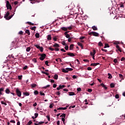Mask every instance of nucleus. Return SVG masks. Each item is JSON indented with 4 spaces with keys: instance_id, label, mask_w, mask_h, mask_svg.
Instances as JSON below:
<instances>
[{
    "instance_id": "1",
    "label": "nucleus",
    "mask_w": 125,
    "mask_h": 125,
    "mask_svg": "<svg viewBox=\"0 0 125 125\" xmlns=\"http://www.w3.org/2000/svg\"><path fill=\"white\" fill-rule=\"evenodd\" d=\"M14 15H11L9 16V12H7L6 14L4 16V18H5L6 20H10ZM9 16V17H8Z\"/></svg>"
},
{
    "instance_id": "2",
    "label": "nucleus",
    "mask_w": 125,
    "mask_h": 125,
    "mask_svg": "<svg viewBox=\"0 0 125 125\" xmlns=\"http://www.w3.org/2000/svg\"><path fill=\"white\" fill-rule=\"evenodd\" d=\"M6 7H7V9H10V10H11V9H12V7L9 3V1H6Z\"/></svg>"
},
{
    "instance_id": "3",
    "label": "nucleus",
    "mask_w": 125,
    "mask_h": 125,
    "mask_svg": "<svg viewBox=\"0 0 125 125\" xmlns=\"http://www.w3.org/2000/svg\"><path fill=\"white\" fill-rule=\"evenodd\" d=\"M69 71H73V68H66L65 69L63 68L62 71L63 73H68Z\"/></svg>"
},
{
    "instance_id": "4",
    "label": "nucleus",
    "mask_w": 125,
    "mask_h": 125,
    "mask_svg": "<svg viewBox=\"0 0 125 125\" xmlns=\"http://www.w3.org/2000/svg\"><path fill=\"white\" fill-rule=\"evenodd\" d=\"M53 46V47H56L55 48V51H59V48H58V47H60V46H59V44L55 43Z\"/></svg>"
},
{
    "instance_id": "5",
    "label": "nucleus",
    "mask_w": 125,
    "mask_h": 125,
    "mask_svg": "<svg viewBox=\"0 0 125 125\" xmlns=\"http://www.w3.org/2000/svg\"><path fill=\"white\" fill-rule=\"evenodd\" d=\"M89 35L90 36H91V35L94 36L95 37H99V34H98V33L96 32H91L89 33Z\"/></svg>"
},
{
    "instance_id": "6",
    "label": "nucleus",
    "mask_w": 125,
    "mask_h": 125,
    "mask_svg": "<svg viewBox=\"0 0 125 125\" xmlns=\"http://www.w3.org/2000/svg\"><path fill=\"white\" fill-rule=\"evenodd\" d=\"M66 117V114L62 113V115H60V117H62V121L63 124H65V117Z\"/></svg>"
},
{
    "instance_id": "7",
    "label": "nucleus",
    "mask_w": 125,
    "mask_h": 125,
    "mask_svg": "<svg viewBox=\"0 0 125 125\" xmlns=\"http://www.w3.org/2000/svg\"><path fill=\"white\" fill-rule=\"evenodd\" d=\"M45 57H46V55H45V54H42L41 55V57L40 58V59L42 61H43V60H44Z\"/></svg>"
},
{
    "instance_id": "8",
    "label": "nucleus",
    "mask_w": 125,
    "mask_h": 125,
    "mask_svg": "<svg viewBox=\"0 0 125 125\" xmlns=\"http://www.w3.org/2000/svg\"><path fill=\"white\" fill-rule=\"evenodd\" d=\"M16 95L19 97H21V91L19 90V89L17 88L16 90Z\"/></svg>"
},
{
    "instance_id": "9",
    "label": "nucleus",
    "mask_w": 125,
    "mask_h": 125,
    "mask_svg": "<svg viewBox=\"0 0 125 125\" xmlns=\"http://www.w3.org/2000/svg\"><path fill=\"white\" fill-rule=\"evenodd\" d=\"M67 55L68 56H70V57H75V54L71 52H68L67 53Z\"/></svg>"
},
{
    "instance_id": "10",
    "label": "nucleus",
    "mask_w": 125,
    "mask_h": 125,
    "mask_svg": "<svg viewBox=\"0 0 125 125\" xmlns=\"http://www.w3.org/2000/svg\"><path fill=\"white\" fill-rule=\"evenodd\" d=\"M67 109V106L66 107H59L57 109L58 110H65Z\"/></svg>"
},
{
    "instance_id": "11",
    "label": "nucleus",
    "mask_w": 125,
    "mask_h": 125,
    "mask_svg": "<svg viewBox=\"0 0 125 125\" xmlns=\"http://www.w3.org/2000/svg\"><path fill=\"white\" fill-rule=\"evenodd\" d=\"M95 53H96L95 50H93L92 52H90V55L92 56H93L95 55Z\"/></svg>"
},
{
    "instance_id": "12",
    "label": "nucleus",
    "mask_w": 125,
    "mask_h": 125,
    "mask_svg": "<svg viewBox=\"0 0 125 125\" xmlns=\"http://www.w3.org/2000/svg\"><path fill=\"white\" fill-rule=\"evenodd\" d=\"M101 86L103 87H104V89L105 90L107 89V87L106 86H105V85L104 83H101Z\"/></svg>"
},
{
    "instance_id": "13",
    "label": "nucleus",
    "mask_w": 125,
    "mask_h": 125,
    "mask_svg": "<svg viewBox=\"0 0 125 125\" xmlns=\"http://www.w3.org/2000/svg\"><path fill=\"white\" fill-rule=\"evenodd\" d=\"M25 24H29V25H31V26H35V23H33L30 21L25 22Z\"/></svg>"
},
{
    "instance_id": "14",
    "label": "nucleus",
    "mask_w": 125,
    "mask_h": 125,
    "mask_svg": "<svg viewBox=\"0 0 125 125\" xmlns=\"http://www.w3.org/2000/svg\"><path fill=\"white\" fill-rule=\"evenodd\" d=\"M76 94H74V92H68V96H74Z\"/></svg>"
},
{
    "instance_id": "15",
    "label": "nucleus",
    "mask_w": 125,
    "mask_h": 125,
    "mask_svg": "<svg viewBox=\"0 0 125 125\" xmlns=\"http://www.w3.org/2000/svg\"><path fill=\"white\" fill-rule=\"evenodd\" d=\"M116 48H117L118 50L120 51V52H122V49H121L119 45H116Z\"/></svg>"
},
{
    "instance_id": "16",
    "label": "nucleus",
    "mask_w": 125,
    "mask_h": 125,
    "mask_svg": "<svg viewBox=\"0 0 125 125\" xmlns=\"http://www.w3.org/2000/svg\"><path fill=\"white\" fill-rule=\"evenodd\" d=\"M11 92H10V90H9V89H5V93H6L7 94H9Z\"/></svg>"
},
{
    "instance_id": "17",
    "label": "nucleus",
    "mask_w": 125,
    "mask_h": 125,
    "mask_svg": "<svg viewBox=\"0 0 125 125\" xmlns=\"http://www.w3.org/2000/svg\"><path fill=\"white\" fill-rule=\"evenodd\" d=\"M97 65H99V63H92L90 64V66H97Z\"/></svg>"
},
{
    "instance_id": "18",
    "label": "nucleus",
    "mask_w": 125,
    "mask_h": 125,
    "mask_svg": "<svg viewBox=\"0 0 125 125\" xmlns=\"http://www.w3.org/2000/svg\"><path fill=\"white\" fill-rule=\"evenodd\" d=\"M64 35H65V37H66V38L67 39H69V38H70V35L67 34V32L64 33Z\"/></svg>"
},
{
    "instance_id": "19",
    "label": "nucleus",
    "mask_w": 125,
    "mask_h": 125,
    "mask_svg": "<svg viewBox=\"0 0 125 125\" xmlns=\"http://www.w3.org/2000/svg\"><path fill=\"white\" fill-rule=\"evenodd\" d=\"M78 45L79 46H81L82 47V49H83V44H82V43H80V42H78Z\"/></svg>"
},
{
    "instance_id": "20",
    "label": "nucleus",
    "mask_w": 125,
    "mask_h": 125,
    "mask_svg": "<svg viewBox=\"0 0 125 125\" xmlns=\"http://www.w3.org/2000/svg\"><path fill=\"white\" fill-rule=\"evenodd\" d=\"M73 48H74V44H70V45L69 46V49L70 50H72L73 49Z\"/></svg>"
},
{
    "instance_id": "21",
    "label": "nucleus",
    "mask_w": 125,
    "mask_h": 125,
    "mask_svg": "<svg viewBox=\"0 0 125 125\" xmlns=\"http://www.w3.org/2000/svg\"><path fill=\"white\" fill-rule=\"evenodd\" d=\"M35 37L37 39H39V38H40V33H36Z\"/></svg>"
},
{
    "instance_id": "22",
    "label": "nucleus",
    "mask_w": 125,
    "mask_h": 125,
    "mask_svg": "<svg viewBox=\"0 0 125 125\" xmlns=\"http://www.w3.org/2000/svg\"><path fill=\"white\" fill-rule=\"evenodd\" d=\"M62 30V31H68V28L67 27H62L61 28Z\"/></svg>"
},
{
    "instance_id": "23",
    "label": "nucleus",
    "mask_w": 125,
    "mask_h": 125,
    "mask_svg": "<svg viewBox=\"0 0 125 125\" xmlns=\"http://www.w3.org/2000/svg\"><path fill=\"white\" fill-rule=\"evenodd\" d=\"M47 40H48V41H51V35H48L47 36Z\"/></svg>"
},
{
    "instance_id": "24",
    "label": "nucleus",
    "mask_w": 125,
    "mask_h": 125,
    "mask_svg": "<svg viewBox=\"0 0 125 125\" xmlns=\"http://www.w3.org/2000/svg\"><path fill=\"white\" fill-rule=\"evenodd\" d=\"M48 49H49V50H51V51H54V50H55L54 48L51 47H48Z\"/></svg>"
},
{
    "instance_id": "25",
    "label": "nucleus",
    "mask_w": 125,
    "mask_h": 125,
    "mask_svg": "<svg viewBox=\"0 0 125 125\" xmlns=\"http://www.w3.org/2000/svg\"><path fill=\"white\" fill-rule=\"evenodd\" d=\"M92 29H93L94 31H97V27L95 26H92Z\"/></svg>"
},
{
    "instance_id": "26",
    "label": "nucleus",
    "mask_w": 125,
    "mask_h": 125,
    "mask_svg": "<svg viewBox=\"0 0 125 125\" xmlns=\"http://www.w3.org/2000/svg\"><path fill=\"white\" fill-rule=\"evenodd\" d=\"M23 95H24L25 96H29V93L23 92Z\"/></svg>"
},
{
    "instance_id": "27",
    "label": "nucleus",
    "mask_w": 125,
    "mask_h": 125,
    "mask_svg": "<svg viewBox=\"0 0 125 125\" xmlns=\"http://www.w3.org/2000/svg\"><path fill=\"white\" fill-rule=\"evenodd\" d=\"M25 33H26V34H27V35H28V36H30V31L29 30L27 29L25 31Z\"/></svg>"
},
{
    "instance_id": "28",
    "label": "nucleus",
    "mask_w": 125,
    "mask_h": 125,
    "mask_svg": "<svg viewBox=\"0 0 125 125\" xmlns=\"http://www.w3.org/2000/svg\"><path fill=\"white\" fill-rule=\"evenodd\" d=\"M36 86H37V85H36V84H34V83L30 85V86H32V88L36 87Z\"/></svg>"
},
{
    "instance_id": "29",
    "label": "nucleus",
    "mask_w": 125,
    "mask_h": 125,
    "mask_svg": "<svg viewBox=\"0 0 125 125\" xmlns=\"http://www.w3.org/2000/svg\"><path fill=\"white\" fill-rule=\"evenodd\" d=\"M110 87H115V84H113V83H111V84H110Z\"/></svg>"
},
{
    "instance_id": "30",
    "label": "nucleus",
    "mask_w": 125,
    "mask_h": 125,
    "mask_svg": "<svg viewBox=\"0 0 125 125\" xmlns=\"http://www.w3.org/2000/svg\"><path fill=\"white\" fill-rule=\"evenodd\" d=\"M34 46H35V47H36V48H38V49H39L40 48H41V46L38 44H35Z\"/></svg>"
},
{
    "instance_id": "31",
    "label": "nucleus",
    "mask_w": 125,
    "mask_h": 125,
    "mask_svg": "<svg viewBox=\"0 0 125 125\" xmlns=\"http://www.w3.org/2000/svg\"><path fill=\"white\" fill-rule=\"evenodd\" d=\"M30 50H31V47H28L26 49V51H27V52H29Z\"/></svg>"
},
{
    "instance_id": "32",
    "label": "nucleus",
    "mask_w": 125,
    "mask_h": 125,
    "mask_svg": "<svg viewBox=\"0 0 125 125\" xmlns=\"http://www.w3.org/2000/svg\"><path fill=\"white\" fill-rule=\"evenodd\" d=\"M4 88H0V95H2V91H4Z\"/></svg>"
},
{
    "instance_id": "33",
    "label": "nucleus",
    "mask_w": 125,
    "mask_h": 125,
    "mask_svg": "<svg viewBox=\"0 0 125 125\" xmlns=\"http://www.w3.org/2000/svg\"><path fill=\"white\" fill-rule=\"evenodd\" d=\"M108 79H112V77L111 74L108 73Z\"/></svg>"
},
{
    "instance_id": "34",
    "label": "nucleus",
    "mask_w": 125,
    "mask_h": 125,
    "mask_svg": "<svg viewBox=\"0 0 125 125\" xmlns=\"http://www.w3.org/2000/svg\"><path fill=\"white\" fill-rule=\"evenodd\" d=\"M98 45H99V46H103L104 45L101 42H100L98 43Z\"/></svg>"
},
{
    "instance_id": "35",
    "label": "nucleus",
    "mask_w": 125,
    "mask_h": 125,
    "mask_svg": "<svg viewBox=\"0 0 125 125\" xmlns=\"http://www.w3.org/2000/svg\"><path fill=\"white\" fill-rule=\"evenodd\" d=\"M57 88H65V85H59V87H58Z\"/></svg>"
},
{
    "instance_id": "36",
    "label": "nucleus",
    "mask_w": 125,
    "mask_h": 125,
    "mask_svg": "<svg viewBox=\"0 0 125 125\" xmlns=\"http://www.w3.org/2000/svg\"><path fill=\"white\" fill-rule=\"evenodd\" d=\"M42 74H44L45 75H46V76H48V75H49L48 73L45 72L44 71H42Z\"/></svg>"
},
{
    "instance_id": "37",
    "label": "nucleus",
    "mask_w": 125,
    "mask_h": 125,
    "mask_svg": "<svg viewBox=\"0 0 125 125\" xmlns=\"http://www.w3.org/2000/svg\"><path fill=\"white\" fill-rule=\"evenodd\" d=\"M53 79H58V75L57 74L54 75Z\"/></svg>"
},
{
    "instance_id": "38",
    "label": "nucleus",
    "mask_w": 125,
    "mask_h": 125,
    "mask_svg": "<svg viewBox=\"0 0 125 125\" xmlns=\"http://www.w3.org/2000/svg\"><path fill=\"white\" fill-rule=\"evenodd\" d=\"M64 49H65V50H68V49H69V46L67 45H65V46L64 47Z\"/></svg>"
},
{
    "instance_id": "39",
    "label": "nucleus",
    "mask_w": 125,
    "mask_h": 125,
    "mask_svg": "<svg viewBox=\"0 0 125 125\" xmlns=\"http://www.w3.org/2000/svg\"><path fill=\"white\" fill-rule=\"evenodd\" d=\"M39 49L41 52H42V51H43V48L42 47H40V48H39Z\"/></svg>"
},
{
    "instance_id": "40",
    "label": "nucleus",
    "mask_w": 125,
    "mask_h": 125,
    "mask_svg": "<svg viewBox=\"0 0 125 125\" xmlns=\"http://www.w3.org/2000/svg\"><path fill=\"white\" fill-rule=\"evenodd\" d=\"M120 7H122V8H125V6L124 5V4L123 3H122V4H120Z\"/></svg>"
},
{
    "instance_id": "41",
    "label": "nucleus",
    "mask_w": 125,
    "mask_h": 125,
    "mask_svg": "<svg viewBox=\"0 0 125 125\" xmlns=\"http://www.w3.org/2000/svg\"><path fill=\"white\" fill-rule=\"evenodd\" d=\"M32 61L34 62V63H37V59L36 58H34L32 59Z\"/></svg>"
},
{
    "instance_id": "42",
    "label": "nucleus",
    "mask_w": 125,
    "mask_h": 125,
    "mask_svg": "<svg viewBox=\"0 0 125 125\" xmlns=\"http://www.w3.org/2000/svg\"><path fill=\"white\" fill-rule=\"evenodd\" d=\"M36 28H37L36 26H34L33 27H32L31 28V29L32 30V31H36Z\"/></svg>"
},
{
    "instance_id": "43",
    "label": "nucleus",
    "mask_w": 125,
    "mask_h": 125,
    "mask_svg": "<svg viewBox=\"0 0 125 125\" xmlns=\"http://www.w3.org/2000/svg\"><path fill=\"white\" fill-rule=\"evenodd\" d=\"M106 47H109V44H105L104 46V48H106Z\"/></svg>"
},
{
    "instance_id": "44",
    "label": "nucleus",
    "mask_w": 125,
    "mask_h": 125,
    "mask_svg": "<svg viewBox=\"0 0 125 125\" xmlns=\"http://www.w3.org/2000/svg\"><path fill=\"white\" fill-rule=\"evenodd\" d=\"M115 98L118 99V98H119V95H118V94H116V95H115Z\"/></svg>"
},
{
    "instance_id": "45",
    "label": "nucleus",
    "mask_w": 125,
    "mask_h": 125,
    "mask_svg": "<svg viewBox=\"0 0 125 125\" xmlns=\"http://www.w3.org/2000/svg\"><path fill=\"white\" fill-rule=\"evenodd\" d=\"M28 69V66L27 65H25L23 67V70H27Z\"/></svg>"
},
{
    "instance_id": "46",
    "label": "nucleus",
    "mask_w": 125,
    "mask_h": 125,
    "mask_svg": "<svg viewBox=\"0 0 125 125\" xmlns=\"http://www.w3.org/2000/svg\"><path fill=\"white\" fill-rule=\"evenodd\" d=\"M45 65H46V66H49V64H48V61H46L45 62Z\"/></svg>"
},
{
    "instance_id": "47",
    "label": "nucleus",
    "mask_w": 125,
    "mask_h": 125,
    "mask_svg": "<svg viewBox=\"0 0 125 125\" xmlns=\"http://www.w3.org/2000/svg\"><path fill=\"white\" fill-rule=\"evenodd\" d=\"M44 123V122H39L38 124H38V125H42V124H43Z\"/></svg>"
},
{
    "instance_id": "48",
    "label": "nucleus",
    "mask_w": 125,
    "mask_h": 125,
    "mask_svg": "<svg viewBox=\"0 0 125 125\" xmlns=\"http://www.w3.org/2000/svg\"><path fill=\"white\" fill-rule=\"evenodd\" d=\"M39 94V92H38V91H34V95H38Z\"/></svg>"
},
{
    "instance_id": "49",
    "label": "nucleus",
    "mask_w": 125,
    "mask_h": 125,
    "mask_svg": "<svg viewBox=\"0 0 125 125\" xmlns=\"http://www.w3.org/2000/svg\"><path fill=\"white\" fill-rule=\"evenodd\" d=\"M9 123L15 124V121H14V120H10Z\"/></svg>"
},
{
    "instance_id": "50",
    "label": "nucleus",
    "mask_w": 125,
    "mask_h": 125,
    "mask_svg": "<svg viewBox=\"0 0 125 125\" xmlns=\"http://www.w3.org/2000/svg\"><path fill=\"white\" fill-rule=\"evenodd\" d=\"M113 62H114V63H117V62H118V59H115L114 60V61H113Z\"/></svg>"
},
{
    "instance_id": "51",
    "label": "nucleus",
    "mask_w": 125,
    "mask_h": 125,
    "mask_svg": "<svg viewBox=\"0 0 125 125\" xmlns=\"http://www.w3.org/2000/svg\"><path fill=\"white\" fill-rule=\"evenodd\" d=\"M119 78H120V79H124V76L122 74H119Z\"/></svg>"
},
{
    "instance_id": "52",
    "label": "nucleus",
    "mask_w": 125,
    "mask_h": 125,
    "mask_svg": "<svg viewBox=\"0 0 125 125\" xmlns=\"http://www.w3.org/2000/svg\"><path fill=\"white\" fill-rule=\"evenodd\" d=\"M49 86H50L49 85H46V86L43 87V88L46 89L47 88V87H49Z\"/></svg>"
},
{
    "instance_id": "53",
    "label": "nucleus",
    "mask_w": 125,
    "mask_h": 125,
    "mask_svg": "<svg viewBox=\"0 0 125 125\" xmlns=\"http://www.w3.org/2000/svg\"><path fill=\"white\" fill-rule=\"evenodd\" d=\"M46 118H47V120H48V122H49V121L50 120V118H49V116H46Z\"/></svg>"
},
{
    "instance_id": "54",
    "label": "nucleus",
    "mask_w": 125,
    "mask_h": 125,
    "mask_svg": "<svg viewBox=\"0 0 125 125\" xmlns=\"http://www.w3.org/2000/svg\"><path fill=\"white\" fill-rule=\"evenodd\" d=\"M71 40H72V38H71V37L69 38L68 39V42H71Z\"/></svg>"
},
{
    "instance_id": "55",
    "label": "nucleus",
    "mask_w": 125,
    "mask_h": 125,
    "mask_svg": "<svg viewBox=\"0 0 125 125\" xmlns=\"http://www.w3.org/2000/svg\"><path fill=\"white\" fill-rule=\"evenodd\" d=\"M87 70H88V71H91V70H92V69L91 68V67H87Z\"/></svg>"
},
{
    "instance_id": "56",
    "label": "nucleus",
    "mask_w": 125,
    "mask_h": 125,
    "mask_svg": "<svg viewBox=\"0 0 125 125\" xmlns=\"http://www.w3.org/2000/svg\"><path fill=\"white\" fill-rule=\"evenodd\" d=\"M82 91V89L80 88H77V91L80 92Z\"/></svg>"
},
{
    "instance_id": "57",
    "label": "nucleus",
    "mask_w": 125,
    "mask_h": 125,
    "mask_svg": "<svg viewBox=\"0 0 125 125\" xmlns=\"http://www.w3.org/2000/svg\"><path fill=\"white\" fill-rule=\"evenodd\" d=\"M61 51H62L63 52H66V50H65V49H64V48H62L61 49Z\"/></svg>"
},
{
    "instance_id": "58",
    "label": "nucleus",
    "mask_w": 125,
    "mask_h": 125,
    "mask_svg": "<svg viewBox=\"0 0 125 125\" xmlns=\"http://www.w3.org/2000/svg\"><path fill=\"white\" fill-rule=\"evenodd\" d=\"M87 92H92V89H87Z\"/></svg>"
},
{
    "instance_id": "59",
    "label": "nucleus",
    "mask_w": 125,
    "mask_h": 125,
    "mask_svg": "<svg viewBox=\"0 0 125 125\" xmlns=\"http://www.w3.org/2000/svg\"><path fill=\"white\" fill-rule=\"evenodd\" d=\"M83 61H84V62H89V61L87 59H84L83 60Z\"/></svg>"
},
{
    "instance_id": "60",
    "label": "nucleus",
    "mask_w": 125,
    "mask_h": 125,
    "mask_svg": "<svg viewBox=\"0 0 125 125\" xmlns=\"http://www.w3.org/2000/svg\"><path fill=\"white\" fill-rule=\"evenodd\" d=\"M53 108V104H49V108Z\"/></svg>"
},
{
    "instance_id": "61",
    "label": "nucleus",
    "mask_w": 125,
    "mask_h": 125,
    "mask_svg": "<svg viewBox=\"0 0 125 125\" xmlns=\"http://www.w3.org/2000/svg\"><path fill=\"white\" fill-rule=\"evenodd\" d=\"M125 61V58L123 57L121 58V61Z\"/></svg>"
},
{
    "instance_id": "62",
    "label": "nucleus",
    "mask_w": 125,
    "mask_h": 125,
    "mask_svg": "<svg viewBox=\"0 0 125 125\" xmlns=\"http://www.w3.org/2000/svg\"><path fill=\"white\" fill-rule=\"evenodd\" d=\"M19 35H23V31H21L19 32Z\"/></svg>"
},
{
    "instance_id": "63",
    "label": "nucleus",
    "mask_w": 125,
    "mask_h": 125,
    "mask_svg": "<svg viewBox=\"0 0 125 125\" xmlns=\"http://www.w3.org/2000/svg\"><path fill=\"white\" fill-rule=\"evenodd\" d=\"M40 95L44 96V93L43 92H40Z\"/></svg>"
},
{
    "instance_id": "64",
    "label": "nucleus",
    "mask_w": 125,
    "mask_h": 125,
    "mask_svg": "<svg viewBox=\"0 0 125 125\" xmlns=\"http://www.w3.org/2000/svg\"><path fill=\"white\" fill-rule=\"evenodd\" d=\"M72 78H73V79H77V78H78V77L76 76V75H73L72 76Z\"/></svg>"
}]
</instances>
